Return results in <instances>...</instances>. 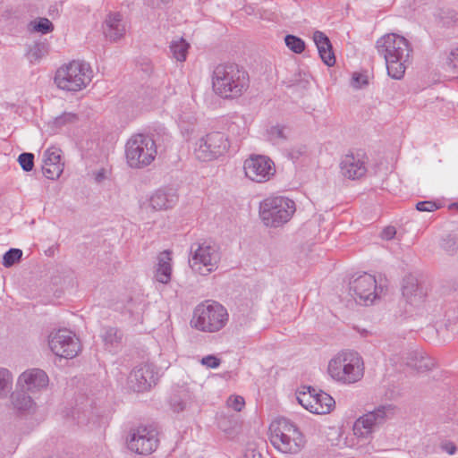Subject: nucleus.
Returning a JSON list of instances; mask_svg holds the SVG:
<instances>
[{
    "instance_id": "nucleus-40",
    "label": "nucleus",
    "mask_w": 458,
    "mask_h": 458,
    "mask_svg": "<svg viewBox=\"0 0 458 458\" xmlns=\"http://www.w3.org/2000/svg\"><path fill=\"white\" fill-rule=\"evenodd\" d=\"M186 394H174L170 398V407L174 412H180L186 409L187 402L184 398Z\"/></svg>"
},
{
    "instance_id": "nucleus-13",
    "label": "nucleus",
    "mask_w": 458,
    "mask_h": 458,
    "mask_svg": "<svg viewBox=\"0 0 458 458\" xmlns=\"http://www.w3.org/2000/svg\"><path fill=\"white\" fill-rule=\"evenodd\" d=\"M376 47L383 57H410L412 53L408 39L395 33H388L378 38Z\"/></svg>"
},
{
    "instance_id": "nucleus-27",
    "label": "nucleus",
    "mask_w": 458,
    "mask_h": 458,
    "mask_svg": "<svg viewBox=\"0 0 458 458\" xmlns=\"http://www.w3.org/2000/svg\"><path fill=\"white\" fill-rule=\"evenodd\" d=\"M402 290L403 297L410 303H413L416 300L420 301L423 299L422 290L419 286L417 279L412 276H406L403 279Z\"/></svg>"
},
{
    "instance_id": "nucleus-25",
    "label": "nucleus",
    "mask_w": 458,
    "mask_h": 458,
    "mask_svg": "<svg viewBox=\"0 0 458 458\" xmlns=\"http://www.w3.org/2000/svg\"><path fill=\"white\" fill-rule=\"evenodd\" d=\"M100 337L104 342L105 348L109 352H115L123 341V334L117 327H104Z\"/></svg>"
},
{
    "instance_id": "nucleus-49",
    "label": "nucleus",
    "mask_w": 458,
    "mask_h": 458,
    "mask_svg": "<svg viewBox=\"0 0 458 458\" xmlns=\"http://www.w3.org/2000/svg\"><path fill=\"white\" fill-rule=\"evenodd\" d=\"M440 448L451 455L454 454L457 451L456 445L451 441H445L441 443Z\"/></svg>"
},
{
    "instance_id": "nucleus-22",
    "label": "nucleus",
    "mask_w": 458,
    "mask_h": 458,
    "mask_svg": "<svg viewBox=\"0 0 458 458\" xmlns=\"http://www.w3.org/2000/svg\"><path fill=\"white\" fill-rule=\"evenodd\" d=\"M11 403L13 409L20 414H30L35 411L36 403L29 392L18 388L11 394Z\"/></svg>"
},
{
    "instance_id": "nucleus-8",
    "label": "nucleus",
    "mask_w": 458,
    "mask_h": 458,
    "mask_svg": "<svg viewBox=\"0 0 458 458\" xmlns=\"http://www.w3.org/2000/svg\"><path fill=\"white\" fill-rule=\"evenodd\" d=\"M191 253L190 267L201 276H208L216 270L221 259L218 247L208 242L191 244Z\"/></svg>"
},
{
    "instance_id": "nucleus-53",
    "label": "nucleus",
    "mask_w": 458,
    "mask_h": 458,
    "mask_svg": "<svg viewBox=\"0 0 458 458\" xmlns=\"http://www.w3.org/2000/svg\"><path fill=\"white\" fill-rule=\"evenodd\" d=\"M321 60L328 67H332V66L335 65V64H336V59H321Z\"/></svg>"
},
{
    "instance_id": "nucleus-15",
    "label": "nucleus",
    "mask_w": 458,
    "mask_h": 458,
    "mask_svg": "<svg viewBox=\"0 0 458 458\" xmlns=\"http://www.w3.org/2000/svg\"><path fill=\"white\" fill-rule=\"evenodd\" d=\"M350 294L360 304L369 305L378 296L376 278L367 273L350 282Z\"/></svg>"
},
{
    "instance_id": "nucleus-35",
    "label": "nucleus",
    "mask_w": 458,
    "mask_h": 458,
    "mask_svg": "<svg viewBox=\"0 0 458 458\" xmlns=\"http://www.w3.org/2000/svg\"><path fill=\"white\" fill-rule=\"evenodd\" d=\"M189 47L190 44L182 38H180L177 40H173L170 44V49L174 57H186Z\"/></svg>"
},
{
    "instance_id": "nucleus-4",
    "label": "nucleus",
    "mask_w": 458,
    "mask_h": 458,
    "mask_svg": "<svg viewBox=\"0 0 458 458\" xmlns=\"http://www.w3.org/2000/svg\"><path fill=\"white\" fill-rule=\"evenodd\" d=\"M362 358L353 351H344L334 357L328 364V373L333 379L343 384H353L363 377Z\"/></svg>"
},
{
    "instance_id": "nucleus-31",
    "label": "nucleus",
    "mask_w": 458,
    "mask_h": 458,
    "mask_svg": "<svg viewBox=\"0 0 458 458\" xmlns=\"http://www.w3.org/2000/svg\"><path fill=\"white\" fill-rule=\"evenodd\" d=\"M403 59H385L386 66L387 70V74L394 79L401 80L406 70V62L409 59H404V62H402Z\"/></svg>"
},
{
    "instance_id": "nucleus-3",
    "label": "nucleus",
    "mask_w": 458,
    "mask_h": 458,
    "mask_svg": "<svg viewBox=\"0 0 458 458\" xmlns=\"http://www.w3.org/2000/svg\"><path fill=\"white\" fill-rule=\"evenodd\" d=\"M270 442L275 448L284 454H297L305 445V439L298 427L286 418H278L269 427Z\"/></svg>"
},
{
    "instance_id": "nucleus-33",
    "label": "nucleus",
    "mask_w": 458,
    "mask_h": 458,
    "mask_svg": "<svg viewBox=\"0 0 458 458\" xmlns=\"http://www.w3.org/2000/svg\"><path fill=\"white\" fill-rule=\"evenodd\" d=\"M13 387V375L4 368H0V399H5Z\"/></svg>"
},
{
    "instance_id": "nucleus-24",
    "label": "nucleus",
    "mask_w": 458,
    "mask_h": 458,
    "mask_svg": "<svg viewBox=\"0 0 458 458\" xmlns=\"http://www.w3.org/2000/svg\"><path fill=\"white\" fill-rule=\"evenodd\" d=\"M177 200L178 197L172 189L158 190L151 196L149 205L155 210L167 209L171 208Z\"/></svg>"
},
{
    "instance_id": "nucleus-16",
    "label": "nucleus",
    "mask_w": 458,
    "mask_h": 458,
    "mask_svg": "<svg viewBox=\"0 0 458 458\" xmlns=\"http://www.w3.org/2000/svg\"><path fill=\"white\" fill-rule=\"evenodd\" d=\"M158 380L156 367L150 363H142L130 373L128 383L134 392H144L155 386Z\"/></svg>"
},
{
    "instance_id": "nucleus-14",
    "label": "nucleus",
    "mask_w": 458,
    "mask_h": 458,
    "mask_svg": "<svg viewBox=\"0 0 458 458\" xmlns=\"http://www.w3.org/2000/svg\"><path fill=\"white\" fill-rule=\"evenodd\" d=\"M245 175L253 182L268 181L276 173L274 162L266 156L251 155L244 161Z\"/></svg>"
},
{
    "instance_id": "nucleus-41",
    "label": "nucleus",
    "mask_w": 458,
    "mask_h": 458,
    "mask_svg": "<svg viewBox=\"0 0 458 458\" xmlns=\"http://www.w3.org/2000/svg\"><path fill=\"white\" fill-rule=\"evenodd\" d=\"M18 162L25 172H30L34 167V154L23 152L19 156Z\"/></svg>"
},
{
    "instance_id": "nucleus-11",
    "label": "nucleus",
    "mask_w": 458,
    "mask_h": 458,
    "mask_svg": "<svg viewBox=\"0 0 458 458\" xmlns=\"http://www.w3.org/2000/svg\"><path fill=\"white\" fill-rule=\"evenodd\" d=\"M158 432L152 426H140L131 430L127 445L128 448L139 454L153 453L159 443Z\"/></svg>"
},
{
    "instance_id": "nucleus-29",
    "label": "nucleus",
    "mask_w": 458,
    "mask_h": 458,
    "mask_svg": "<svg viewBox=\"0 0 458 458\" xmlns=\"http://www.w3.org/2000/svg\"><path fill=\"white\" fill-rule=\"evenodd\" d=\"M315 394L316 389L312 386H303V390L299 391L296 396L298 403L312 413H315V407L317 405Z\"/></svg>"
},
{
    "instance_id": "nucleus-45",
    "label": "nucleus",
    "mask_w": 458,
    "mask_h": 458,
    "mask_svg": "<svg viewBox=\"0 0 458 458\" xmlns=\"http://www.w3.org/2000/svg\"><path fill=\"white\" fill-rule=\"evenodd\" d=\"M221 363L220 359L215 355H207L201 359V364L211 369L217 368Z\"/></svg>"
},
{
    "instance_id": "nucleus-6",
    "label": "nucleus",
    "mask_w": 458,
    "mask_h": 458,
    "mask_svg": "<svg viewBox=\"0 0 458 458\" xmlns=\"http://www.w3.org/2000/svg\"><path fill=\"white\" fill-rule=\"evenodd\" d=\"M228 318L223 305L216 301H206L194 309L191 326L202 332L216 333L225 327Z\"/></svg>"
},
{
    "instance_id": "nucleus-28",
    "label": "nucleus",
    "mask_w": 458,
    "mask_h": 458,
    "mask_svg": "<svg viewBox=\"0 0 458 458\" xmlns=\"http://www.w3.org/2000/svg\"><path fill=\"white\" fill-rule=\"evenodd\" d=\"M313 40L318 48L319 57H335L331 41L324 32L315 31Z\"/></svg>"
},
{
    "instance_id": "nucleus-52",
    "label": "nucleus",
    "mask_w": 458,
    "mask_h": 458,
    "mask_svg": "<svg viewBox=\"0 0 458 458\" xmlns=\"http://www.w3.org/2000/svg\"><path fill=\"white\" fill-rule=\"evenodd\" d=\"M303 152L304 150L302 149L293 150L290 152V157L292 159H297L301 155H302Z\"/></svg>"
},
{
    "instance_id": "nucleus-21",
    "label": "nucleus",
    "mask_w": 458,
    "mask_h": 458,
    "mask_svg": "<svg viewBox=\"0 0 458 458\" xmlns=\"http://www.w3.org/2000/svg\"><path fill=\"white\" fill-rule=\"evenodd\" d=\"M403 362L420 372L430 370L434 366V360L425 352L418 350H411L403 356Z\"/></svg>"
},
{
    "instance_id": "nucleus-38",
    "label": "nucleus",
    "mask_w": 458,
    "mask_h": 458,
    "mask_svg": "<svg viewBox=\"0 0 458 458\" xmlns=\"http://www.w3.org/2000/svg\"><path fill=\"white\" fill-rule=\"evenodd\" d=\"M369 85V75L367 71L354 72L352 74L351 86L353 89H360Z\"/></svg>"
},
{
    "instance_id": "nucleus-36",
    "label": "nucleus",
    "mask_w": 458,
    "mask_h": 458,
    "mask_svg": "<svg viewBox=\"0 0 458 458\" xmlns=\"http://www.w3.org/2000/svg\"><path fill=\"white\" fill-rule=\"evenodd\" d=\"M22 257V250L16 248L8 250L3 256V266L4 267H11L15 263L19 262Z\"/></svg>"
},
{
    "instance_id": "nucleus-23",
    "label": "nucleus",
    "mask_w": 458,
    "mask_h": 458,
    "mask_svg": "<svg viewBox=\"0 0 458 458\" xmlns=\"http://www.w3.org/2000/svg\"><path fill=\"white\" fill-rule=\"evenodd\" d=\"M428 15L443 26H451L458 21L457 13L445 4H437L428 7Z\"/></svg>"
},
{
    "instance_id": "nucleus-7",
    "label": "nucleus",
    "mask_w": 458,
    "mask_h": 458,
    "mask_svg": "<svg viewBox=\"0 0 458 458\" xmlns=\"http://www.w3.org/2000/svg\"><path fill=\"white\" fill-rule=\"evenodd\" d=\"M296 210L293 200L284 197H269L259 206V216L266 226L279 227L287 223Z\"/></svg>"
},
{
    "instance_id": "nucleus-2",
    "label": "nucleus",
    "mask_w": 458,
    "mask_h": 458,
    "mask_svg": "<svg viewBox=\"0 0 458 458\" xmlns=\"http://www.w3.org/2000/svg\"><path fill=\"white\" fill-rule=\"evenodd\" d=\"M250 79L246 70L234 63L218 64L212 77L215 93L223 98H236L249 88Z\"/></svg>"
},
{
    "instance_id": "nucleus-56",
    "label": "nucleus",
    "mask_w": 458,
    "mask_h": 458,
    "mask_svg": "<svg viewBox=\"0 0 458 458\" xmlns=\"http://www.w3.org/2000/svg\"><path fill=\"white\" fill-rule=\"evenodd\" d=\"M453 205L455 206L458 208V202L454 203Z\"/></svg>"
},
{
    "instance_id": "nucleus-46",
    "label": "nucleus",
    "mask_w": 458,
    "mask_h": 458,
    "mask_svg": "<svg viewBox=\"0 0 458 458\" xmlns=\"http://www.w3.org/2000/svg\"><path fill=\"white\" fill-rule=\"evenodd\" d=\"M229 405L236 411H241L244 407L245 402L242 396H234L229 399Z\"/></svg>"
},
{
    "instance_id": "nucleus-47",
    "label": "nucleus",
    "mask_w": 458,
    "mask_h": 458,
    "mask_svg": "<svg viewBox=\"0 0 458 458\" xmlns=\"http://www.w3.org/2000/svg\"><path fill=\"white\" fill-rule=\"evenodd\" d=\"M45 44H36L30 49V55L32 57H42L45 55Z\"/></svg>"
},
{
    "instance_id": "nucleus-51",
    "label": "nucleus",
    "mask_w": 458,
    "mask_h": 458,
    "mask_svg": "<svg viewBox=\"0 0 458 458\" xmlns=\"http://www.w3.org/2000/svg\"><path fill=\"white\" fill-rule=\"evenodd\" d=\"M244 457L245 458H263L262 454L259 452H257L255 449L247 450Z\"/></svg>"
},
{
    "instance_id": "nucleus-43",
    "label": "nucleus",
    "mask_w": 458,
    "mask_h": 458,
    "mask_svg": "<svg viewBox=\"0 0 458 458\" xmlns=\"http://www.w3.org/2000/svg\"><path fill=\"white\" fill-rule=\"evenodd\" d=\"M439 208L440 205L431 200H423L416 204V209L420 212H432L438 209Z\"/></svg>"
},
{
    "instance_id": "nucleus-26",
    "label": "nucleus",
    "mask_w": 458,
    "mask_h": 458,
    "mask_svg": "<svg viewBox=\"0 0 458 458\" xmlns=\"http://www.w3.org/2000/svg\"><path fill=\"white\" fill-rule=\"evenodd\" d=\"M170 251L165 250L157 257V267L155 277L157 281L162 284H168L171 280L172 267L170 264Z\"/></svg>"
},
{
    "instance_id": "nucleus-19",
    "label": "nucleus",
    "mask_w": 458,
    "mask_h": 458,
    "mask_svg": "<svg viewBox=\"0 0 458 458\" xmlns=\"http://www.w3.org/2000/svg\"><path fill=\"white\" fill-rule=\"evenodd\" d=\"M64 163L61 162V149L51 147L45 151L42 172L47 179H58L64 171Z\"/></svg>"
},
{
    "instance_id": "nucleus-5",
    "label": "nucleus",
    "mask_w": 458,
    "mask_h": 458,
    "mask_svg": "<svg viewBox=\"0 0 458 458\" xmlns=\"http://www.w3.org/2000/svg\"><path fill=\"white\" fill-rule=\"evenodd\" d=\"M93 71L84 60L72 59L60 67L55 75V83L63 90L79 91L91 81Z\"/></svg>"
},
{
    "instance_id": "nucleus-48",
    "label": "nucleus",
    "mask_w": 458,
    "mask_h": 458,
    "mask_svg": "<svg viewBox=\"0 0 458 458\" xmlns=\"http://www.w3.org/2000/svg\"><path fill=\"white\" fill-rule=\"evenodd\" d=\"M396 234V230L394 226H386L381 232V238L386 241L392 240Z\"/></svg>"
},
{
    "instance_id": "nucleus-20",
    "label": "nucleus",
    "mask_w": 458,
    "mask_h": 458,
    "mask_svg": "<svg viewBox=\"0 0 458 458\" xmlns=\"http://www.w3.org/2000/svg\"><path fill=\"white\" fill-rule=\"evenodd\" d=\"M340 169L341 174L351 180L359 179L367 172L364 163L352 154L346 155L342 158Z\"/></svg>"
},
{
    "instance_id": "nucleus-32",
    "label": "nucleus",
    "mask_w": 458,
    "mask_h": 458,
    "mask_svg": "<svg viewBox=\"0 0 458 458\" xmlns=\"http://www.w3.org/2000/svg\"><path fill=\"white\" fill-rule=\"evenodd\" d=\"M145 303L142 301L130 299L124 306L125 311L132 318L133 322L141 321Z\"/></svg>"
},
{
    "instance_id": "nucleus-54",
    "label": "nucleus",
    "mask_w": 458,
    "mask_h": 458,
    "mask_svg": "<svg viewBox=\"0 0 458 458\" xmlns=\"http://www.w3.org/2000/svg\"><path fill=\"white\" fill-rule=\"evenodd\" d=\"M448 66L450 67H456L458 65V59H448Z\"/></svg>"
},
{
    "instance_id": "nucleus-12",
    "label": "nucleus",
    "mask_w": 458,
    "mask_h": 458,
    "mask_svg": "<svg viewBox=\"0 0 458 458\" xmlns=\"http://www.w3.org/2000/svg\"><path fill=\"white\" fill-rule=\"evenodd\" d=\"M48 346L56 356L72 359L80 351L78 339L72 331L58 329L48 335Z\"/></svg>"
},
{
    "instance_id": "nucleus-34",
    "label": "nucleus",
    "mask_w": 458,
    "mask_h": 458,
    "mask_svg": "<svg viewBox=\"0 0 458 458\" xmlns=\"http://www.w3.org/2000/svg\"><path fill=\"white\" fill-rule=\"evenodd\" d=\"M29 29L31 31L47 34L54 30V25L47 18H38L30 22Z\"/></svg>"
},
{
    "instance_id": "nucleus-1",
    "label": "nucleus",
    "mask_w": 458,
    "mask_h": 458,
    "mask_svg": "<svg viewBox=\"0 0 458 458\" xmlns=\"http://www.w3.org/2000/svg\"><path fill=\"white\" fill-rule=\"evenodd\" d=\"M171 136L165 128L155 130L151 134L132 135L125 145V157L131 168L149 165L157 155V148L170 141Z\"/></svg>"
},
{
    "instance_id": "nucleus-44",
    "label": "nucleus",
    "mask_w": 458,
    "mask_h": 458,
    "mask_svg": "<svg viewBox=\"0 0 458 458\" xmlns=\"http://www.w3.org/2000/svg\"><path fill=\"white\" fill-rule=\"evenodd\" d=\"M284 130L285 126L275 125L269 129L268 134L272 139H279L285 140L287 139V136L284 133Z\"/></svg>"
},
{
    "instance_id": "nucleus-30",
    "label": "nucleus",
    "mask_w": 458,
    "mask_h": 458,
    "mask_svg": "<svg viewBox=\"0 0 458 458\" xmlns=\"http://www.w3.org/2000/svg\"><path fill=\"white\" fill-rule=\"evenodd\" d=\"M315 414H327L331 411L335 404V400L328 394L319 391L315 394Z\"/></svg>"
},
{
    "instance_id": "nucleus-39",
    "label": "nucleus",
    "mask_w": 458,
    "mask_h": 458,
    "mask_svg": "<svg viewBox=\"0 0 458 458\" xmlns=\"http://www.w3.org/2000/svg\"><path fill=\"white\" fill-rule=\"evenodd\" d=\"M441 248L449 255H454L458 249V241L454 235H447L442 240Z\"/></svg>"
},
{
    "instance_id": "nucleus-10",
    "label": "nucleus",
    "mask_w": 458,
    "mask_h": 458,
    "mask_svg": "<svg viewBox=\"0 0 458 458\" xmlns=\"http://www.w3.org/2000/svg\"><path fill=\"white\" fill-rule=\"evenodd\" d=\"M228 148V139L225 133L212 131L198 140L194 155L199 161L208 162L224 155Z\"/></svg>"
},
{
    "instance_id": "nucleus-50",
    "label": "nucleus",
    "mask_w": 458,
    "mask_h": 458,
    "mask_svg": "<svg viewBox=\"0 0 458 458\" xmlns=\"http://www.w3.org/2000/svg\"><path fill=\"white\" fill-rule=\"evenodd\" d=\"M170 1L171 0H145V4L151 8H158L162 4H168Z\"/></svg>"
},
{
    "instance_id": "nucleus-55",
    "label": "nucleus",
    "mask_w": 458,
    "mask_h": 458,
    "mask_svg": "<svg viewBox=\"0 0 458 458\" xmlns=\"http://www.w3.org/2000/svg\"><path fill=\"white\" fill-rule=\"evenodd\" d=\"M450 55L451 57H458V47L451 50Z\"/></svg>"
},
{
    "instance_id": "nucleus-9",
    "label": "nucleus",
    "mask_w": 458,
    "mask_h": 458,
    "mask_svg": "<svg viewBox=\"0 0 458 458\" xmlns=\"http://www.w3.org/2000/svg\"><path fill=\"white\" fill-rule=\"evenodd\" d=\"M396 411V406L392 403L378 405L355 421L353 425L354 434L358 437H367L386 421L392 420L395 416Z\"/></svg>"
},
{
    "instance_id": "nucleus-17",
    "label": "nucleus",
    "mask_w": 458,
    "mask_h": 458,
    "mask_svg": "<svg viewBox=\"0 0 458 458\" xmlns=\"http://www.w3.org/2000/svg\"><path fill=\"white\" fill-rule=\"evenodd\" d=\"M48 377L47 373L39 369H31L20 375L17 386L29 393H36L47 387Z\"/></svg>"
},
{
    "instance_id": "nucleus-18",
    "label": "nucleus",
    "mask_w": 458,
    "mask_h": 458,
    "mask_svg": "<svg viewBox=\"0 0 458 458\" xmlns=\"http://www.w3.org/2000/svg\"><path fill=\"white\" fill-rule=\"evenodd\" d=\"M105 38L112 42H116L124 37L126 23L123 14L119 12H109L102 24Z\"/></svg>"
},
{
    "instance_id": "nucleus-42",
    "label": "nucleus",
    "mask_w": 458,
    "mask_h": 458,
    "mask_svg": "<svg viewBox=\"0 0 458 458\" xmlns=\"http://www.w3.org/2000/svg\"><path fill=\"white\" fill-rule=\"evenodd\" d=\"M77 119L78 117L75 114L64 112L55 119L54 123L56 127H61L67 123H74Z\"/></svg>"
},
{
    "instance_id": "nucleus-37",
    "label": "nucleus",
    "mask_w": 458,
    "mask_h": 458,
    "mask_svg": "<svg viewBox=\"0 0 458 458\" xmlns=\"http://www.w3.org/2000/svg\"><path fill=\"white\" fill-rule=\"evenodd\" d=\"M286 47L295 54H301L305 49V42L294 35H287L284 38Z\"/></svg>"
}]
</instances>
